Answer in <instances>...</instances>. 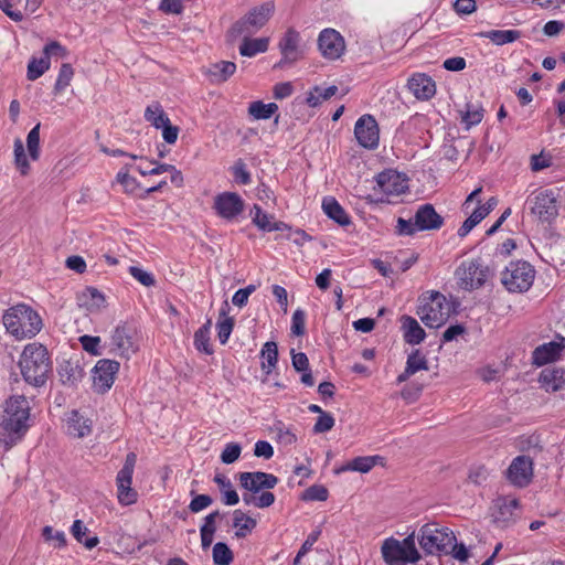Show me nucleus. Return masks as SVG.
I'll list each match as a JSON object with an SVG mask.
<instances>
[{
    "label": "nucleus",
    "instance_id": "1",
    "mask_svg": "<svg viewBox=\"0 0 565 565\" xmlns=\"http://www.w3.org/2000/svg\"><path fill=\"white\" fill-rule=\"evenodd\" d=\"M19 365L24 381L33 386L44 385L52 370L46 348L38 343H30L24 348Z\"/></svg>",
    "mask_w": 565,
    "mask_h": 565
},
{
    "label": "nucleus",
    "instance_id": "2",
    "mask_svg": "<svg viewBox=\"0 0 565 565\" xmlns=\"http://www.w3.org/2000/svg\"><path fill=\"white\" fill-rule=\"evenodd\" d=\"M2 321L7 331L17 339L32 338L42 328V320L38 312L23 303L8 309Z\"/></svg>",
    "mask_w": 565,
    "mask_h": 565
},
{
    "label": "nucleus",
    "instance_id": "3",
    "mask_svg": "<svg viewBox=\"0 0 565 565\" xmlns=\"http://www.w3.org/2000/svg\"><path fill=\"white\" fill-rule=\"evenodd\" d=\"M415 533H411L404 540L395 537L385 539L381 545V554L387 565L416 564L420 554L415 545Z\"/></svg>",
    "mask_w": 565,
    "mask_h": 565
},
{
    "label": "nucleus",
    "instance_id": "4",
    "mask_svg": "<svg viewBox=\"0 0 565 565\" xmlns=\"http://www.w3.org/2000/svg\"><path fill=\"white\" fill-rule=\"evenodd\" d=\"M275 10L276 6L273 0H268L259 6L253 7L232 25L228 31L230 36L236 39L242 34H256L271 19Z\"/></svg>",
    "mask_w": 565,
    "mask_h": 565
},
{
    "label": "nucleus",
    "instance_id": "5",
    "mask_svg": "<svg viewBox=\"0 0 565 565\" xmlns=\"http://www.w3.org/2000/svg\"><path fill=\"white\" fill-rule=\"evenodd\" d=\"M443 224V216L436 212L431 204L426 203L417 209L414 218L405 220L398 217L396 233L401 236H411L418 231L439 230Z\"/></svg>",
    "mask_w": 565,
    "mask_h": 565
},
{
    "label": "nucleus",
    "instance_id": "6",
    "mask_svg": "<svg viewBox=\"0 0 565 565\" xmlns=\"http://www.w3.org/2000/svg\"><path fill=\"white\" fill-rule=\"evenodd\" d=\"M451 312V307L446 297L438 291H430L424 297L417 310V315L428 328H439L446 323Z\"/></svg>",
    "mask_w": 565,
    "mask_h": 565
},
{
    "label": "nucleus",
    "instance_id": "7",
    "mask_svg": "<svg viewBox=\"0 0 565 565\" xmlns=\"http://www.w3.org/2000/svg\"><path fill=\"white\" fill-rule=\"evenodd\" d=\"M417 540L426 554H448L456 536L448 527H440L436 523H426L419 529Z\"/></svg>",
    "mask_w": 565,
    "mask_h": 565
},
{
    "label": "nucleus",
    "instance_id": "8",
    "mask_svg": "<svg viewBox=\"0 0 565 565\" xmlns=\"http://www.w3.org/2000/svg\"><path fill=\"white\" fill-rule=\"evenodd\" d=\"M534 278L535 269L525 260L511 262L501 273V282L510 292L527 291Z\"/></svg>",
    "mask_w": 565,
    "mask_h": 565
},
{
    "label": "nucleus",
    "instance_id": "9",
    "mask_svg": "<svg viewBox=\"0 0 565 565\" xmlns=\"http://www.w3.org/2000/svg\"><path fill=\"white\" fill-rule=\"evenodd\" d=\"M30 405L23 395L12 396L6 402L2 427L8 433L20 434L28 428Z\"/></svg>",
    "mask_w": 565,
    "mask_h": 565
},
{
    "label": "nucleus",
    "instance_id": "10",
    "mask_svg": "<svg viewBox=\"0 0 565 565\" xmlns=\"http://www.w3.org/2000/svg\"><path fill=\"white\" fill-rule=\"evenodd\" d=\"M139 341L137 327L131 322H121L111 333V351L121 358L129 359L138 351Z\"/></svg>",
    "mask_w": 565,
    "mask_h": 565
},
{
    "label": "nucleus",
    "instance_id": "11",
    "mask_svg": "<svg viewBox=\"0 0 565 565\" xmlns=\"http://www.w3.org/2000/svg\"><path fill=\"white\" fill-rule=\"evenodd\" d=\"M554 190H543L533 193L526 200L531 213L542 222H552L558 215L559 202Z\"/></svg>",
    "mask_w": 565,
    "mask_h": 565
},
{
    "label": "nucleus",
    "instance_id": "12",
    "mask_svg": "<svg viewBox=\"0 0 565 565\" xmlns=\"http://www.w3.org/2000/svg\"><path fill=\"white\" fill-rule=\"evenodd\" d=\"M137 462V456L135 452H129L126 456L125 463L119 470L116 483H117V497L121 504L129 505L137 501V492L131 488L132 475Z\"/></svg>",
    "mask_w": 565,
    "mask_h": 565
},
{
    "label": "nucleus",
    "instance_id": "13",
    "mask_svg": "<svg viewBox=\"0 0 565 565\" xmlns=\"http://www.w3.org/2000/svg\"><path fill=\"white\" fill-rule=\"evenodd\" d=\"M489 274V268L487 266H482L477 260L462 263L456 270L459 285L466 290L480 288L488 279Z\"/></svg>",
    "mask_w": 565,
    "mask_h": 565
},
{
    "label": "nucleus",
    "instance_id": "14",
    "mask_svg": "<svg viewBox=\"0 0 565 565\" xmlns=\"http://www.w3.org/2000/svg\"><path fill=\"white\" fill-rule=\"evenodd\" d=\"M213 209L220 217L234 221L244 212L245 203L236 192H222L214 198Z\"/></svg>",
    "mask_w": 565,
    "mask_h": 565
},
{
    "label": "nucleus",
    "instance_id": "15",
    "mask_svg": "<svg viewBox=\"0 0 565 565\" xmlns=\"http://www.w3.org/2000/svg\"><path fill=\"white\" fill-rule=\"evenodd\" d=\"M119 363L114 360H99L93 369V387L97 393L107 392L114 384Z\"/></svg>",
    "mask_w": 565,
    "mask_h": 565
},
{
    "label": "nucleus",
    "instance_id": "16",
    "mask_svg": "<svg viewBox=\"0 0 565 565\" xmlns=\"http://www.w3.org/2000/svg\"><path fill=\"white\" fill-rule=\"evenodd\" d=\"M376 185L388 202L391 198L398 196L408 189L407 179L394 170L379 173L376 177Z\"/></svg>",
    "mask_w": 565,
    "mask_h": 565
},
{
    "label": "nucleus",
    "instance_id": "17",
    "mask_svg": "<svg viewBox=\"0 0 565 565\" xmlns=\"http://www.w3.org/2000/svg\"><path fill=\"white\" fill-rule=\"evenodd\" d=\"M318 47L324 58L334 61L343 54L345 44L338 31L324 29L318 38Z\"/></svg>",
    "mask_w": 565,
    "mask_h": 565
},
{
    "label": "nucleus",
    "instance_id": "18",
    "mask_svg": "<svg viewBox=\"0 0 565 565\" xmlns=\"http://www.w3.org/2000/svg\"><path fill=\"white\" fill-rule=\"evenodd\" d=\"M508 480L515 487H526L533 478V461L529 456L515 457L507 470Z\"/></svg>",
    "mask_w": 565,
    "mask_h": 565
},
{
    "label": "nucleus",
    "instance_id": "19",
    "mask_svg": "<svg viewBox=\"0 0 565 565\" xmlns=\"http://www.w3.org/2000/svg\"><path fill=\"white\" fill-rule=\"evenodd\" d=\"M354 135L358 142L367 149H374L379 145V127L372 115H363L354 126Z\"/></svg>",
    "mask_w": 565,
    "mask_h": 565
},
{
    "label": "nucleus",
    "instance_id": "20",
    "mask_svg": "<svg viewBox=\"0 0 565 565\" xmlns=\"http://www.w3.org/2000/svg\"><path fill=\"white\" fill-rule=\"evenodd\" d=\"M300 33L292 28H289L279 41V50L281 60L279 65L285 63H295L302 58L303 50L300 45Z\"/></svg>",
    "mask_w": 565,
    "mask_h": 565
},
{
    "label": "nucleus",
    "instance_id": "21",
    "mask_svg": "<svg viewBox=\"0 0 565 565\" xmlns=\"http://www.w3.org/2000/svg\"><path fill=\"white\" fill-rule=\"evenodd\" d=\"M238 480L242 488L253 493L273 489L278 483V478L276 476L263 471L241 472L238 475Z\"/></svg>",
    "mask_w": 565,
    "mask_h": 565
},
{
    "label": "nucleus",
    "instance_id": "22",
    "mask_svg": "<svg viewBox=\"0 0 565 565\" xmlns=\"http://www.w3.org/2000/svg\"><path fill=\"white\" fill-rule=\"evenodd\" d=\"M409 92L419 100H429L436 94V84L430 76L415 73L407 81Z\"/></svg>",
    "mask_w": 565,
    "mask_h": 565
},
{
    "label": "nucleus",
    "instance_id": "23",
    "mask_svg": "<svg viewBox=\"0 0 565 565\" xmlns=\"http://www.w3.org/2000/svg\"><path fill=\"white\" fill-rule=\"evenodd\" d=\"M564 339L562 341H551L539 345L532 354L533 363L537 366H542L547 364L561 356L562 351L564 350Z\"/></svg>",
    "mask_w": 565,
    "mask_h": 565
},
{
    "label": "nucleus",
    "instance_id": "24",
    "mask_svg": "<svg viewBox=\"0 0 565 565\" xmlns=\"http://www.w3.org/2000/svg\"><path fill=\"white\" fill-rule=\"evenodd\" d=\"M236 71V64L230 61H221L204 68V74L212 84L226 82Z\"/></svg>",
    "mask_w": 565,
    "mask_h": 565
},
{
    "label": "nucleus",
    "instance_id": "25",
    "mask_svg": "<svg viewBox=\"0 0 565 565\" xmlns=\"http://www.w3.org/2000/svg\"><path fill=\"white\" fill-rule=\"evenodd\" d=\"M539 381L547 392L564 390L565 370L562 367H546L541 372Z\"/></svg>",
    "mask_w": 565,
    "mask_h": 565
},
{
    "label": "nucleus",
    "instance_id": "26",
    "mask_svg": "<svg viewBox=\"0 0 565 565\" xmlns=\"http://www.w3.org/2000/svg\"><path fill=\"white\" fill-rule=\"evenodd\" d=\"M376 465H384V458L381 456H364V457H355L351 461L347 462L344 466L335 469V473H341L344 471H358L361 473H367L371 471L373 467Z\"/></svg>",
    "mask_w": 565,
    "mask_h": 565
},
{
    "label": "nucleus",
    "instance_id": "27",
    "mask_svg": "<svg viewBox=\"0 0 565 565\" xmlns=\"http://www.w3.org/2000/svg\"><path fill=\"white\" fill-rule=\"evenodd\" d=\"M66 431L72 437L83 438L90 434L92 423L77 411H72L66 418Z\"/></svg>",
    "mask_w": 565,
    "mask_h": 565
},
{
    "label": "nucleus",
    "instance_id": "28",
    "mask_svg": "<svg viewBox=\"0 0 565 565\" xmlns=\"http://www.w3.org/2000/svg\"><path fill=\"white\" fill-rule=\"evenodd\" d=\"M402 328L404 330V339L407 343L419 344L424 341L426 333L415 318L403 316Z\"/></svg>",
    "mask_w": 565,
    "mask_h": 565
},
{
    "label": "nucleus",
    "instance_id": "29",
    "mask_svg": "<svg viewBox=\"0 0 565 565\" xmlns=\"http://www.w3.org/2000/svg\"><path fill=\"white\" fill-rule=\"evenodd\" d=\"M250 36L252 35L246 34L239 35V38H243L242 44L239 45L241 55L252 57L268 50V38L250 39Z\"/></svg>",
    "mask_w": 565,
    "mask_h": 565
},
{
    "label": "nucleus",
    "instance_id": "30",
    "mask_svg": "<svg viewBox=\"0 0 565 565\" xmlns=\"http://www.w3.org/2000/svg\"><path fill=\"white\" fill-rule=\"evenodd\" d=\"M322 209L323 212L339 225L347 226L351 223L350 216L334 198H324L322 201Z\"/></svg>",
    "mask_w": 565,
    "mask_h": 565
},
{
    "label": "nucleus",
    "instance_id": "31",
    "mask_svg": "<svg viewBox=\"0 0 565 565\" xmlns=\"http://www.w3.org/2000/svg\"><path fill=\"white\" fill-rule=\"evenodd\" d=\"M542 258L550 265L557 267L565 264V239H556L546 246Z\"/></svg>",
    "mask_w": 565,
    "mask_h": 565
},
{
    "label": "nucleus",
    "instance_id": "32",
    "mask_svg": "<svg viewBox=\"0 0 565 565\" xmlns=\"http://www.w3.org/2000/svg\"><path fill=\"white\" fill-rule=\"evenodd\" d=\"M256 520L237 509L233 512V526L236 529L235 536L246 537L256 527Z\"/></svg>",
    "mask_w": 565,
    "mask_h": 565
},
{
    "label": "nucleus",
    "instance_id": "33",
    "mask_svg": "<svg viewBox=\"0 0 565 565\" xmlns=\"http://www.w3.org/2000/svg\"><path fill=\"white\" fill-rule=\"evenodd\" d=\"M214 482L218 486L222 502L226 505H235L239 502V497L237 492L233 489L232 481L224 475H216L214 477Z\"/></svg>",
    "mask_w": 565,
    "mask_h": 565
},
{
    "label": "nucleus",
    "instance_id": "34",
    "mask_svg": "<svg viewBox=\"0 0 565 565\" xmlns=\"http://www.w3.org/2000/svg\"><path fill=\"white\" fill-rule=\"evenodd\" d=\"M262 358V370L266 374H270L271 371L276 367L278 362V349L276 342L268 341L266 342L260 351Z\"/></svg>",
    "mask_w": 565,
    "mask_h": 565
},
{
    "label": "nucleus",
    "instance_id": "35",
    "mask_svg": "<svg viewBox=\"0 0 565 565\" xmlns=\"http://www.w3.org/2000/svg\"><path fill=\"white\" fill-rule=\"evenodd\" d=\"M481 38L489 39L495 45L514 42L520 38L518 30H490L479 33Z\"/></svg>",
    "mask_w": 565,
    "mask_h": 565
},
{
    "label": "nucleus",
    "instance_id": "36",
    "mask_svg": "<svg viewBox=\"0 0 565 565\" xmlns=\"http://www.w3.org/2000/svg\"><path fill=\"white\" fill-rule=\"evenodd\" d=\"M71 532L75 540L78 543L83 544L87 550L94 548L99 543V539L96 535L84 539V536L88 532V529L84 525V523L81 520L74 521L71 527Z\"/></svg>",
    "mask_w": 565,
    "mask_h": 565
},
{
    "label": "nucleus",
    "instance_id": "37",
    "mask_svg": "<svg viewBox=\"0 0 565 565\" xmlns=\"http://www.w3.org/2000/svg\"><path fill=\"white\" fill-rule=\"evenodd\" d=\"M211 320H207L199 330L194 333V345L195 349L204 352L205 354H212L213 349L210 344V329H211Z\"/></svg>",
    "mask_w": 565,
    "mask_h": 565
},
{
    "label": "nucleus",
    "instance_id": "38",
    "mask_svg": "<svg viewBox=\"0 0 565 565\" xmlns=\"http://www.w3.org/2000/svg\"><path fill=\"white\" fill-rule=\"evenodd\" d=\"M243 502L246 505H254L256 508L264 509L270 507L275 502V495L269 491H263L259 495L246 491L243 493Z\"/></svg>",
    "mask_w": 565,
    "mask_h": 565
},
{
    "label": "nucleus",
    "instance_id": "39",
    "mask_svg": "<svg viewBox=\"0 0 565 565\" xmlns=\"http://www.w3.org/2000/svg\"><path fill=\"white\" fill-rule=\"evenodd\" d=\"M277 110V104H264L260 100L250 103L248 107L249 115L255 119H269Z\"/></svg>",
    "mask_w": 565,
    "mask_h": 565
},
{
    "label": "nucleus",
    "instance_id": "40",
    "mask_svg": "<svg viewBox=\"0 0 565 565\" xmlns=\"http://www.w3.org/2000/svg\"><path fill=\"white\" fill-rule=\"evenodd\" d=\"M50 60L43 54L42 57H32L28 64L26 77L29 81H35L50 68Z\"/></svg>",
    "mask_w": 565,
    "mask_h": 565
},
{
    "label": "nucleus",
    "instance_id": "41",
    "mask_svg": "<svg viewBox=\"0 0 565 565\" xmlns=\"http://www.w3.org/2000/svg\"><path fill=\"white\" fill-rule=\"evenodd\" d=\"M519 508L516 499H503L499 504L495 521L502 524L509 523L514 518V511Z\"/></svg>",
    "mask_w": 565,
    "mask_h": 565
},
{
    "label": "nucleus",
    "instance_id": "42",
    "mask_svg": "<svg viewBox=\"0 0 565 565\" xmlns=\"http://www.w3.org/2000/svg\"><path fill=\"white\" fill-rule=\"evenodd\" d=\"M145 118L157 129H160L162 126L166 125V122L169 121V118L163 111L162 107L157 103L149 105L146 108Z\"/></svg>",
    "mask_w": 565,
    "mask_h": 565
},
{
    "label": "nucleus",
    "instance_id": "43",
    "mask_svg": "<svg viewBox=\"0 0 565 565\" xmlns=\"http://www.w3.org/2000/svg\"><path fill=\"white\" fill-rule=\"evenodd\" d=\"M74 76V70L71 64L64 63L62 64L57 79L54 85V93H62L70 84Z\"/></svg>",
    "mask_w": 565,
    "mask_h": 565
},
{
    "label": "nucleus",
    "instance_id": "44",
    "mask_svg": "<svg viewBox=\"0 0 565 565\" xmlns=\"http://www.w3.org/2000/svg\"><path fill=\"white\" fill-rule=\"evenodd\" d=\"M233 561V553L227 544L217 542L213 546V562L215 565H230Z\"/></svg>",
    "mask_w": 565,
    "mask_h": 565
},
{
    "label": "nucleus",
    "instance_id": "45",
    "mask_svg": "<svg viewBox=\"0 0 565 565\" xmlns=\"http://www.w3.org/2000/svg\"><path fill=\"white\" fill-rule=\"evenodd\" d=\"M405 369L414 375L416 372L425 370H428V362L427 359L420 354L419 350L413 351L408 356L406 361Z\"/></svg>",
    "mask_w": 565,
    "mask_h": 565
},
{
    "label": "nucleus",
    "instance_id": "46",
    "mask_svg": "<svg viewBox=\"0 0 565 565\" xmlns=\"http://www.w3.org/2000/svg\"><path fill=\"white\" fill-rule=\"evenodd\" d=\"M483 118V109L479 106L467 104L466 110L461 111V120L466 124L467 128H470L479 124Z\"/></svg>",
    "mask_w": 565,
    "mask_h": 565
},
{
    "label": "nucleus",
    "instance_id": "47",
    "mask_svg": "<svg viewBox=\"0 0 565 565\" xmlns=\"http://www.w3.org/2000/svg\"><path fill=\"white\" fill-rule=\"evenodd\" d=\"M26 147L32 160L40 157V124L35 125L26 137Z\"/></svg>",
    "mask_w": 565,
    "mask_h": 565
},
{
    "label": "nucleus",
    "instance_id": "48",
    "mask_svg": "<svg viewBox=\"0 0 565 565\" xmlns=\"http://www.w3.org/2000/svg\"><path fill=\"white\" fill-rule=\"evenodd\" d=\"M14 162L20 172L25 175L29 171V162L25 156L24 146L20 139L14 141Z\"/></svg>",
    "mask_w": 565,
    "mask_h": 565
},
{
    "label": "nucleus",
    "instance_id": "49",
    "mask_svg": "<svg viewBox=\"0 0 565 565\" xmlns=\"http://www.w3.org/2000/svg\"><path fill=\"white\" fill-rule=\"evenodd\" d=\"M60 375L64 383L74 384L82 376V370L66 362L61 366Z\"/></svg>",
    "mask_w": 565,
    "mask_h": 565
},
{
    "label": "nucleus",
    "instance_id": "50",
    "mask_svg": "<svg viewBox=\"0 0 565 565\" xmlns=\"http://www.w3.org/2000/svg\"><path fill=\"white\" fill-rule=\"evenodd\" d=\"M242 447L236 443L226 444L222 454L221 460L223 463L231 465L235 462L241 455Z\"/></svg>",
    "mask_w": 565,
    "mask_h": 565
},
{
    "label": "nucleus",
    "instance_id": "51",
    "mask_svg": "<svg viewBox=\"0 0 565 565\" xmlns=\"http://www.w3.org/2000/svg\"><path fill=\"white\" fill-rule=\"evenodd\" d=\"M302 499L307 501H326L328 499V490L323 486H311L303 492Z\"/></svg>",
    "mask_w": 565,
    "mask_h": 565
},
{
    "label": "nucleus",
    "instance_id": "52",
    "mask_svg": "<svg viewBox=\"0 0 565 565\" xmlns=\"http://www.w3.org/2000/svg\"><path fill=\"white\" fill-rule=\"evenodd\" d=\"M129 274L136 279L138 280L141 285L146 286V287H150V286H153L156 280L153 278V276L137 267V266H130L129 267Z\"/></svg>",
    "mask_w": 565,
    "mask_h": 565
},
{
    "label": "nucleus",
    "instance_id": "53",
    "mask_svg": "<svg viewBox=\"0 0 565 565\" xmlns=\"http://www.w3.org/2000/svg\"><path fill=\"white\" fill-rule=\"evenodd\" d=\"M333 426L334 418L332 417V415L324 412L317 418V422L313 426V431L317 434L327 433L331 430Z\"/></svg>",
    "mask_w": 565,
    "mask_h": 565
},
{
    "label": "nucleus",
    "instance_id": "54",
    "mask_svg": "<svg viewBox=\"0 0 565 565\" xmlns=\"http://www.w3.org/2000/svg\"><path fill=\"white\" fill-rule=\"evenodd\" d=\"M234 321L232 318H225L217 322V337L222 344H225L232 333Z\"/></svg>",
    "mask_w": 565,
    "mask_h": 565
},
{
    "label": "nucleus",
    "instance_id": "55",
    "mask_svg": "<svg viewBox=\"0 0 565 565\" xmlns=\"http://www.w3.org/2000/svg\"><path fill=\"white\" fill-rule=\"evenodd\" d=\"M212 502H213V500L210 495L198 494L191 500V502L189 504V509L191 512L198 513V512L206 509L207 507H210L212 504Z\"/></svg>",
    "mask_w": 565,
    "mask_h": 565
},
{
    "label": "nucleus",
    "instance_id": "56",
    "mask_svg": "<svg viewBox=\"0 0 565 565\" xmlns=\"http://www.w3.org/2000/svg\"><path fill=\"white\" fill-rule=\"evenodd\" d=\"M79 342H81L83 349L86 352L92 353L94 355L100 354L98 352V345L100 343V338L99 337L82 335L79 338Z\"/></svg>",
    "mask_w": 565,
    "mask_h": 565
},
{
    "label": "nucleus",
    "instance_id": "57",
    "mask_svg": "<svg viewBox=\"0 0 565 565\" xmlns=\"http://www.w3.org/2000/svg\"><path fill=\"white\" fill-rule=\"evenodd\" d=\"M159 9L167 14H180L183 3L182 0H161Z\"/></svg>",
    "mask_w": 565,
    "mask_h": 565
},
{
    "label": "nucleus",
    "instance_id": "58",
    "mask_svg": "<svg viewBox=\"0 0 565 565\" xmlns=\"http://www.w3.org/2000/svg\"><path fill=\"white\" fill-rule=\"evenodd\" d=\"M448 554H451V556L459 562H467L470 556L466 545L463 543H457V540L454 541L449 547Z\"/></svg>",
    "mask_w": 565,
    "mask_h": 565
},
{
    "label": "nucleus",
    "instance_id": "59",
    "mask_svg": "<svg viewBox=\"0 0 565 565\" xmlns=\"http://www.w3.org/2000/svg\"><path fill=\"white\" fill-rule=\"evenodd\" d=\"M305 312L300 309L296 310L292 315L291 331L296 335L305 333Z\"/></svg>",
    "mask_w": 565,
    "mask_h": 565
},
{
    "label": "nucleus",
    "instance_id": "60",
    "mask_svg": "<svg viewBox=\"0 0 565 565\" xmlns=\"http://www.w3.org/2000/svg\"><path fill=\"white\" fill-rule=\"evenodd\" d=\"M233 172H234V178H235L236 182L244 184V185L250 183V174L247 171L244 162H242V161L236 162V164L233 168Z\"/></svg>",
    "mask_w": 565,
    "mask_h": 565
},
{
    "label": "nucleus",
    "instance_id": "61",
    "mask_svg": "<svg viewBox=\"0 0 565 565\" xmlns=\"http://www.w3.org/2000/svg\"><path fill=\"white\" fill-rule=\"evenodd\" d=\"M292 366L297 372L307 371L309 367V360L302 352L296 353L294 349L290 351Z\"/></svg>",
    "mask_w": 565,
    "mask_h": 565
},
{
    "label": "nucleus",
    "instance_id": "62",
    "mask_svg": "<svg viewBox=\"0 0 565 565\" xmlns=\"http://www.w3.org/2000/svg\"><path fill=\"white\" fill-rule=\"evenodd\" d=\"M117 181L125 188L126 192H132L137 185V181L128 173V170H120L116 177Z\"/></svg>",
    "mask_w": 565,
    "mask_h": 565
},
{
    "label": "nucleus",
    "instance_id": "63",
    "mask_svg": "<svg viewBox=\"0 0 565 565\" xmlns=\"http://www.w3.org/2000/svg\"><path fill=\"white\" fill-rule=\"evenodd\" d=\"M44 539L46 541H55L56 546L62 547L66 544V539L64 532L57 531L54 532L51 526H45L42 532Z\"/></svg>",
    "mask_w": 565,
    "mask_h": 565
},
{
    "label": "nucleus",
    "instance_id": "64",
    "mask_svg": "<svg viewBox=\"0 0 565 565\" xmlns=\"http://www.w3.org/2000/svg\"><path fill=\"white\" fill-rule=\"evenodd\" d=\"M43 54L46 55L49 58L51 56L65 57L67 55V51L58 42L52 41L44 46Z\"/></svg>",
    "mask_w": 565,
    "mask_h": 565
}]
</instances>
